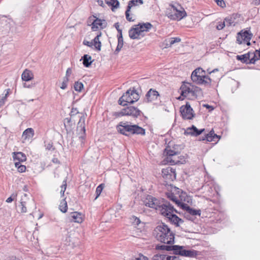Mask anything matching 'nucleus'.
<instances>
[{"mask_svg":"<svg viewBox=\"0 0 260 260\" xmlns=\"http://www.w3.org/2000/svg\"><path fill=\"white\" fill-rule=\"evenodd\" d=\"M143 0H131L128 2L126 10L125 11V17L126 20L129 22H133L135 20V18L130 16L129 12L132 7L135 6H139L143 4Z\"/></svg>","mask_w":260,"mask_h":260,"instance_id":"f8f14e48","label":"nucleus"},{"mask_svg":"<svg viewBox=\"0 0 260 260\" xmlns=\"http://www.w3.org/2000/svg\"><path fill=\"white\" fill-rule=\"evenodd\" d=\"M12 156L15 162L19 161L20 163L26 160V155L21 152H14L12 153Z\"/></svg>","mask_w":260,"mask_h":260,"instance_id":"393cba45","label":"nucleus"},{"mask_svg":"<svg viewBox=\"0 0 260 260\" xmlns=\"http://www.w3.org/2000/svg\"><path fill=\"white\" fill-rule=\"evenodd\" d=\"M107 4L108 5H111L115 8H117V6H118L119 2L117 0H105Z\"/></svg>","mask_w":260,"mask_h":260,"instance_id":"79ce46f5","label":"nucleus"},{"mask_svg":"<svg viewBox=\"0 0 260 260\" xmlns=\"http://www.w3.org/2000/svg\"><path fill=\"white\" fill-rule=\"evenodd\" d=\"M182 209H184L187 211L188 213L192 215H200L201 211L200 210H195L189 207L186 204V207H181Z\"/></svg>","mask_w":260,"mask_h":260,"instance_id":"c756f323","label":"nucleus"},{"mask_svg":"<svg viewBox=\"0 0 260 260\" xmlns=\"http://www.w3.org/2000/svg\"><path fill=\"white\" fill-rule=\"evenodd\" d=\"M205 131L204 128L198 129L195 126L192 125L188 127L185 131V134L188 135L197 136L201 134Z\"/></svg>","mask_w":260,"mask_h":260,"instance_id":"aec40b11","label":"nucleus"},{"mask_svg":"<svg viewBox=\"0 0 260 260\" xmlns=\"http://www.w3.org/2000/svg\"><path fill=\"white\" fill-rule=\"evenodd\" d=\"M253 2L254 3L255 5H258L260 4V0H253Z\"/></svg>","mask_w":260,"mask_h":260,"instance_id":"774afa93","label":"nucleus"},{"mask_svg":"<svg viewBox=\"0 0 260 260\" xmlns=\"http://www.w3.org/2000/svg\"><path fill=\"white\" fill-rule=\"evenodd\" d=\"M7 96V94H6L5 96H3L2 98L0 99V108L2 107L5 104Z\"/></svg>","mask_w":260,"mask_h":260,"instance_id":"603ef678","label":"nucleus"},{"mask_svg":"<svg viewBox=\"0 0 260 260\" xmlns=\"http://www.w3.org/2000/svg\"><path fill=\"white\" fill-rule=\"evenodd\" d=\"M167 218L170 222L174 224L176 226H179L180 223L183 222V220L174 214V213L169 215Z\"/></svg>","mask_w":260,"mask_h":260,"instance_id":"bb28decb","label":"nucleus"},{"mask_svg":"<svg viewBox=\"0 0 260 260\" xmlns=\"http://www.w3.org/2000/svg\"><path fill=\"white\" fill-rule=\"evenodd\" d=\"M220 137L214 133V131L211 130L209 134L206 135L200 140L206 141L207 142L215 141V139H219Z\"/></svg>","mask_w":260,"mask_h":260,"instance_id":"412c9836","label":"nucleus"},{"mask_svg":"<svg viewBox=\"0 0 260 260\" xmlns=\"http://www.w3.org/2000/svg\"><path fill=\"white\" fill-rule=\"evenodd\" d=\"M59 209L63 213H66L67 211L68 205L65 199H63L61 201L59 205Z\"/></svg>","mask_w":260,"mask_h":260,"instance_id":"72a5a7b5","label":"nucleus"},{"mask_svg":"<svg viewBox=\"0 0 260 260\" xmlns=\"http://www.w3.org/2000/svg\"><path fill=\"white\" fill-rule=\"evenodd\" d=\"M154 231L156 239L160 242L168 244L174 243V234L165 224L157 226Z\"/></svg>","mask_w":260,"mask_h":260,"instance_id":"f257e3e1","label":"nucleus"},{"mask_svg":"<svg viewBox=\"0 0 260 260\" xmlns=\"http://www.w3.org/2000/svg\"><path fill=\"white\" fill-rule=\"evenodd\" d=\"M144 203L146 206L154 208L156 210L158 209V207L160 203L157 199L151 196H147L144 200Z\"/></svg>","mask_w":260,"mask_h":260,"instance_id":"4468645a","label":"nucleus"},{"mask_svg":"<svg viewBox=\"0 0 260 260\" xmlns=\"http://www.w3.org/2000/svg\"><path fill=\"white\" fill-rule=\"evenodd\" d=\"M78 113V112L77 111L76 109L73 108L72 109V111H71L72 115H74V114H77Z\"/></svg>","mask_w":260,"mask_h":260,"instance_id":"e2e57ef3","label":"nucleus"},{"mask_svg":"<svg viewBox=\"0 0 260 260\" xmlns=\"http://www.w3.org/2000/svg\"><path fill=\"white\" fill-rule=\"evenodd\" d=\"M152 260H180L179 256H171L164 253H158L154 255Z\"/></svg>","mask_w":260,"mask_h":260,"instance_id":"f3484780","label":"nucleus"},{"mask_svg":"<svg viewBox=\"0 0 260 260\" xmlns=\"http://www.w3.org/2000/svg\"><path fill=\"white\" fill-rule=\"evenodd\" d=\"M237 59L243 63H249V54L246 53L241 55H237Z\"/></svg>","mask_w":260,"mask_h":260,"instance_id":"473e14b6","label":"nucleus"},{"mask_svg":"<svg viewBox=\"0 0 260 260\" xmlns=\"http://www.w3.org/2000/svg\"><path fill=\"white\" fill-rule=\"evenodd\" d=\"M224 21H225V25H226V26H230L233 23L232 18L230 17L225 18L224 19Z\"/></svg>","mask_w":260,"mask_h":260,"instance_id":"09e8293b","label":"nucleus"},{"mask_svg":"<svg viewBox=\"0 0 260 260\" xmlns=\"http://www.w3.org/2000/svg\"><path fill=\"white\" fill-rule=\"evenodd\" d=\"M15 166L17 168L19 172H24L26 170V167L24 165H22L19 161L15 162Z\"/></svg>","mask_w":260,"mask_h":260,"instance_id":"c9c22d12","label":"nucleus"},{"mask_svg":"<svg viewBox=\"0 0 260 260\" xmlns=\"http://www.w3.org/2000/svg\"><path fill=\"white\" fill-rule=\"evenodd\" d=\"M180 95L177 98L180 101L185 98L189 100L197 99L198 94L201 92V88L189 83L183 84L180 88Z\"/></svg>","mask_w":260,"mask_h":260,"instance_id":"7ed1b4c3","label":"nucleus"},{"mask_svg":"<svg viewBox=\"0 0 260 260\" xmlns=\"http://www.w3.org/2000/svg\"><path fill=\"white\" fill-rule=\"evenodd\" d=\"M84 121H85L84 116H81L80 118V120L78 123V126H77L78 129L80 128L81 130L83 131L84 133H85V132Z\"/></svg>","mask_w":260,"mask_h":260,"instance_id":"f704fd0d","label":"nucleus"},{"mask_svg":"<svg viewBox=\"0 0 260 260\" xmlns=\"http://www.w3.org/2000/svg\"><path fill=\"white\" fill-rule=\"evenodd\" d=\"M247 54H249V59H248L249 63L254 64L257 60V59H254L253 57L254 56V53L252 52H249Z\"/></svg>","mask_w":260,"mask_h":260,"instance_id":"a19ab883","label":"nucleus"},{"mask_svg":"<svg viewBox=\"0 0 260 260\" xmlns=\"http://www.w3.org/2000/svg\"><path fill=\"white\" fill-rule=\"evenodd\" d=\"M180 112L184 119H192L194 116L193 110L188 102H186L185 105L181 106Z\"/></svg>","mask_w":260,"mask_h":260,"instance_id":"9d476101","label":"nucleus"},{"mask_svg":"<svg viewBox=\"0 0 260 260\" xmlns=\"http://www.w3.org/2000/svg\"><path fill=\"white\" fill-rule=\"evenodd\" d=\"M107 26V23L105 20L96 18L92 23L91 29L96 31L99 29H103Z\"/></svg>","mask_w":260,"mask_h":260,"instance_id":"2eb2a0df","label":"nucleus"},{"mask_svg":"<svg viewBox=\"0 0 260 260\" xmlns=\"http://www.w3.org/2000/svg\"><path fill=\"white\" fill-rule=\"evenodd\" d=\"M139 99V94L135 89L127 90L118 100L119 105L124 106L127 104H133Z\"/></svg>","mask_w":260,"mask_h":260,"instance_id":"423d86ee","label":"nucleus"},{"mask_svg":"<svg viewBox=\"0 0 260 260\" xmlns=\"http://www.w3.org/2000/svg\"><path fill=\"white\" fill-rule=\"evenodd\" d=\"M128 34L130 38L132 39H140L144 37L136 25L135 26V27L129 29Z\"/></svg>","mask_w":260,"mask_h":260,"instance_id":"6ab92c4d","label":"nucleus"},{"mask_svg":"<svg viewBox=\"0 0 260 260\" xmlns=\"http://www.w3.org/2000/svg\"><path fill=\"white\" fill-rule=\"evenodd\" d=\"M81 60H83V64L85 67H89L91 63V57L87 54L84 55Z\"/></svg>","mask_w":260,"mask_h":260,"instance_id":"7c9ffc66","label":"nucleus"},{"mask_svg":"<svg viewBox=\"0 0 260 260\" xmlns=\"http://www.w3.org/2000/svg\"><path fill=\"white\" fill-rule=\"evenodd\" d=\"M35 135V132L32 128H27L23 132L22 135L23 142L31 139Z\"/></svg>","mask_w":260,"mask_h":260,"instance_id":"b1692460","label":"nucleus"},{"mask_svg":"<svg viewBox=\"0 0 260 260\" xmlns=\"http://www.w3.org/2000/svg\"><path fill=\"white\" fill-rule=\"evenodd\" d=\"M225 26V23L224 20L223 21H219L217 23L216 25V28L218 30H221L224 28Z\"/></svg>","mask_w":260,"mask_h":260,"instance_id":"de8ad7c7","label":"nucleus"},{"mask_svg":"<svg viewBox=\"0 0 260 260\" xmlns=\"http://www.w3.org/2000/svg\"><path fill=\"white\" fill-rule=\"evenodd\" d=\"M34 77L32 73L28 70H25L22 74L21 78L22 80L25 81H28L31 80Z\"/></svg>","mask_w":260,"mask_h":260,"instance_id":"c85d7f7f","label":"nucleus"},{"mask_svg":"<svg viewBox=\"0 0 260 260\" xmlns=\"http://www.w3.org/2000/svg\"><path fill=\"white\" fill-rule=\"evenodd\" d=\"M200 70H194L191 75L192 81L198 84L210 85L211 82V79L206 75H197V72L200 71Z\"/></svg>","mask_w":260,"mask_h":260,"instance_id":"6e6552de","label":"nucleus"},{"mask_svg":"<svg viewBox=\"0 0 260 260\" xmlns=\"http://www.w3.org/2000/svg\"><path fill=\"white\" fill-rule=\"evenodd\" d=\"M169 44V42L167 41V39H166L162 43V46L166 48L171 47L172 45Z\"/></svg>","mask_w":260,"mask_h":260,"instance_id":"864d4df0","label":"nucleus"},{"mask_svg":"<svg viewBox=\"0 0 260 260\" xmlns=\"http://www.w3.org/2000/svg\"><path fill=\"white\" fill-rule=\"evenodd\" d=\"M167 196L170 200L174 202L178 207L181 208L186 207V204L183 203L182 201H180L179 199H178L177 197H176L173 193L168 192L167 193Z\"/></svg>","mask_w":260,"mask_h":260,"instance_id":"5701e85b","label":"nucleus"},{"mask_svg":"<svg viewBox=\"0 0 260 260\" xmlns=\"http://www.w3.org/2000/svg\"><path fill=\"white\" fill-rule=\"evenodd\" d=\"M254 54V56L253 57L254 59H257V60L260 59V56L258 55V54L257 53V50H256L254 52H253Z\"/></svg>","mask_w":260,"mask_h":260,"instance_id":"13d9d810","label":"nucleus"},{"mask_svg":"<svg viewBox=\"0 0 260 260\" xmlns=\"http://www.w3.org/2000/svg\"><path fill=\"white\" fill-rule=\"evenodd\" d=\"M156 210H158L162 215L164 216L166 218L172 213L177 212V211L174 208V207L168 202L163 203H160L158 207V209Z\"/></svg>","mask_w":260,"mask_h":260,"instance_id":"1a4fd4ad","label":"nucleus"},{"mask_svg":"<svg viewBox=\"0 0 260 260\" xmlns=\"http://www.w3.org/2000/svg\"><path fill=\"white\" fill-rule=\"evenodd\" d=\"M155 249L159 250L173 251L174 254L183 256L193 257L197 255V251L193 250H186L184 247L179 245H157Z\"/></svg>","mask_w":260,"mask_h":260,"instance_id":"f03ea898","label":"nucleus"},{"mask_svg":"<svg viewBox=\"0 0 260 260\" xmlns=\"http://www.w3.org/2000/svg\"><path fill=\"white\" fill-rule=\"evenodd\" d=\"M72 73V70L71 68H68L66 71V76L64 77H67L69 79V76Z\"/></svg>","mask_w":260,"mask_h":260,"instance_id":"4d7b16f0","label":"nucleus"},{"mask_svg":"<svg viewBox=\"0 0 260 260\" xmlns=\"http://www.w3.org/2000/svg\"><path fill=\"white\" fill-rule=\"evenodd\" d=\"M252 35L248 30L243 31L242 30L239 32L237 37V42L239 44H246L249 46L250 45V40L252 38Z\"/></svg>","mask_w":260,"mask_h":260,"instance_id":"9b49d317","label":"nucleus"},{"mask_svg":"<svg viewBox=\"0 0 260 260\" xmlns=\"http://www.w3.org/2000/svg\"><path fill=\"white\" fill-rule=\"evenodd\" d=\"M217 5L222 8L225 7V2L223 0H215Z\"/></svg>","mask_w":260,"mask_h":260,"instance_id":"8fccbe9b","label":"nucleus"},{"mask_svg":"<svg viewBox=\"0 0 260 260\" xmlns=\"http://www.w3.org/2000/svg\"><path fill=\"white\" fill-rule=\"evenodd\" d=\"M141 111L137 108L134 106H129L122 109L120 111L115 112L113 115L115 117H120L123 116H131L134 118L138 117Z\"/></svg>","mask_w":260,"mask_h":260,"instance_id":"0eeeda50","label":"nucleus"},{"mask_svg":"<svg viewBox=\"0 0 260 260\" xmlns=\"http://www.w3.org/2000/svg\"><path fill=\"white\" fill-rule=\"evenodd\" d=\"M101 34L97 35L94 39L93 40V45L94 46L96 49H97L98 51L101 50V43L99 40V38L101 36Z\"/></svg>","mask_w":260,"mask_h":260,"instance_id":"2f4dec72","label":"nucleus"},{"mask_svg":"<svg viewBox=\"0 0 260 260\" xmlns=\"http://www.w3.org/2000/svg\"><path fill=\"white\" fill-rule=\"evenodd\" d=\"M68 82L69 79H68L67 77H64L63 79V81L61 83L60 88L62 89H65L67 87Z\"/></svg>","mask_w":260,"mask_h":260,"instance_id":"c03bdc74","label":"nucleus"},{"mask_svg":"<svg viewBox=\"0 0 260 260\" xmlns=\"http://www.w3.org/2000/svg\"><path fill=\"white\" fill-rule=\"evenodd\" d=\"M122 48V46L117 45V47L115 50V52L118 53L120 51V50Z\"/></svg>","mask_w":260,"mask_h":260,"instance_id":"680f3d73","label":"nucleus"},{"mask_svg":"<svg viewBox=\"0 0 260 260\" xmlns=\"http://www.w3.org/2000/svg\"><path fill=\"white\" fill-rule=\"evenodd\" d=\"M139 28L140 31L144 36L145 32H147L152 27V25L149 22H146L145 23H140L138 25H136Z\"/></svg>","mask_w":260,"mask_h":260,"instance_id":"4be33fe9","label":"nucleus"},{"mask_svg":"<svg viewBox=\"0 0 260 260\" xmlns=\"http://www.w3.org/2000/svg\"><path fill=\"white\" fill-rule=\"evenodd\" d=\"M67 188V182L66 180H63L62 185L61 186L60 194L61 196H64V191Z\"/></svg>","mask_w":260,"mask_h":260,"instance_id":"a18cd8bd","label":"nucleus"},{"mask_svg":"<svg viewBox=\"0 0 260 260\" xmlns=\"http://www.w3.org/2000/svg\"><path fill=\"white\" fill-rule=\"evenodd\" d=\"M165 151L166 152L167 157H172L174 154H176V153H178V152L172 150L169 148H166L165 149Z\"/></svg>","mask_w":260,"mask_h":260,"instance_id":"37998d69","label":"nucleus"},{"mask_svg":"<svg viewBox=\"0 0 260 260\" xmlns=\"http://www.w3.org/2000/svg\"><path fill=\"white\" fill-rule=\"evenodd\" d=\"M114 26L116 28L117 31H118V30H121V29L119 28V25L118 22L115 23Z\"/></svg>","mask_w":260,"mask_h":260,"instance_id":"0e129e2a","label":"nucleus"},{"mask_svg":"<svg viewBox=\"0 0 260 260\" xmlns=\"http://www.w3.org/2000/svg\"><path fill=\"white\" fill-rule=\"evenodd\" d=\"M178 152L174 154L172 157H166V159L168 162H169L171 165L178 164L180 162L179 159Z\"/></svg>","mask_w":260,"mask_h":260,"instance_id":"cd10ccee","label":"nucleus"},{"mask_svg":"<svg viewBox=\"0 0 260 260\" xmlns=\"http://www.w3.org/2000/svg\"><path fill=\"white\" fill-rule=\"evenodd\" d=\"M204 106L206 107L208 109H211V110H213V108L212 106H209L208 105H204Z\"/></svg>","mask_w":260,"mask_h":260,"instance_id":"338daca9","label":"nucleus"},{"mask_svg":"<svg viewBox=\"0 0 260 260\" xmlns=\"http://www.w3.org/2000/svg\"><path fill=\"white\" fill-rule=\"evenodd\" d=\"M117 128L119 133L125 136L134 134L145 135V129L136 124H129L127 122H121L117 125Z\"/></svg>","mask_w":260,"mask_h":260,"instance_id":"20e7f679","label":"nucleus"},{"mask_svg":"<svg viewBox=\"0 0 260 260\" xmlns=\"http://www.w3.org/2000/svg\"><path fill=\"white\" fill-rule=\"evenodd\" d=\"M71 220L77 223H81L83 220V215L79 212H74L71 213L70 215Z\"/></svg>","mask_w":260,"mask_h":260,"instance_id":"a878e982","label":"nucleus"},{"mask_svg":"<svg viewBox=\"0 0 260 260\" xmlns=\"http://www.w3.org/2000/svg\"><path fill=\"white\" fill-rule=\"evenodd\" d=\"M196 70H200L201 71L197 72V75H205V71L201 68H198L196 69Z\"/></svg>","mask_w":260,"mask_h":260,"instance_id":"5fc2aeb1","label":"nucleus"},{"mask_svg":"<svg viewBox=\"0 0 260 260\" xmlns=\"http://www.w3.org/2000/svg\"><path fill=\"white\" fill-rule=\"evenodd\" d=\"M161 173L163 178L168 181H172L176 179L175 169L172 167H168L162 169Z\"/></svg>","mask_w":260,"mask_h":260,"instance_id":"ddd939ff","label":"nucleus"},{"mask_svg":"<svg viewBox=\"0 0 260 260\" xmlns=\"http://www.w3.org/2000/svg\"><path fill=\"white\" fill-rule=\"evenodd\" d=\"M104 185L103 184H101L96 187L95 190L96 197L95 198V200H96L100 196L104 188Z\"/></svg>","mask_w":260,"mask_h":260,"instance_id":"4c0bfd02","label":"nucleus"},{"mask_svg":"<svg viewBox=\"0 0 260 260\" xmlns=\"http://www.w3.org/2000/svg\"><path fill=\"white\" fill-rule=\"evenodd\" d=\"M167 41L169 42V44L172 46L176 43H179L181 41V39L179 38H170L167 39Z\"/></svg>","mask_w":260,"mask_h":260,"instance_id":"58836bf2","label":"nucleus"},{"mask_svg":"<svg viewBox=\"0 0 260 260\" xmlns=\"http://www.w3.org/2000/svg\"><path fill=\"white\" fill-rule=\"evenodd\" d=\"M186 15L184 8L177 3L170 4L167 9V15L171 20H180Z\"/></svg>","mask_w":260,"mask_h":260,"instance_id":"39448f33","label":"nucleus"},{"mask_svg":"<svg viewBox=\"0 0 260 260\" xmlns=\"http://www.w3.org/2000/svg\"><path fill=\"white\" fill-rule=\"evenodd\" d=\"M83 44L88 47H92L93 46V42L87 41H84Z\"/></svg>","mask_w":260,"mask_h":260,"instance_id":"6e6d98bb","label":"nucleus"},{"mask_svg":"<svg viewBox=\"0 0 260 260\" xmlns=\"http://www.w3.org/2000/svg\"><path fill=\"white\" fill-rule=\"evenodd\" d=\"M17 196V193H13L10 197H9L7 200L6 202L7 203H11L12 201L15 200L16 199V197Z\"/></svg>","mask_w":260,"mask_h":260,"instance_id":"49530a36","label":"nucleus"},{"mask_svg":"<svg viewBox=\"0 0 260 260\" xmlns=\"http://www.w3.org/2000/svg\"><path fill=\"white\" fill-rule=\"evenodd\" d=\"M45 147L46 149L48 150L52 151L54 149V148L53 146V143L51 141H45Z\"/></svg>","mask_w":260,"mask_h":260,"instance_id":"ea45409f","label":"nucleus"},{"mask_svg":"<svg viewBox=\"0 0 260 260\" xmlns=\"http://www.w3.org/2000/svg\"><path fill=\"white\" fill-rule=\"evenodd\" d=\"M83 84L82 82H75L74 83V87L76 91L80 92L83 88Z\"/></svg>","mask_w":260,"mask_h":260,"instance_id":"e433bc0d","label":"nucleus"},{"mask_svg":"<svg viewBox=\"0 0 260 260\" xmlns=\"http://www.w3.org/2000/svg\"><path fill=\"white\" fill-rule=\"evenodd\" d=\"M159 95V94L156 90L150 89L146 94L145 101L147 102L155 101Z\"/></svg>","mask_w":260,"mask_h":260,"instance_id":"a211bd4d","label":"nucleus"},{"mask_svg":"<svg viewBox=\"0 0 260 260\" xmlns=\"http://www.w3.org/2000/svg\"><path fill=\"white\" fill-rule=\"evenodd\" d=\"M132 260H148V258L142 254H140L138 257H136Z\"/></svg>","mask_w":260,"mask_h":260,"instance_id":"3c124183","label":"nucleus"},{"mask_svg":"<svg viewBox=\"0 0 260 260\" xmlns=\"http://www.w3.org/2000/svg\"><path fill=\"white\" fill-rule=\"evenodd\" d=\"M52 162L55 164H58L59 163V160L56 158H53L52 160Z\"/></svg>","mask_w":260,"mask_h":260,"instance_id":"69168bd1","label":"nucleus"},{"mask_svg":"<svg viewBox=\"0 0 260 260\" xmlns=\"http://www.w3.org/2000/svg\"><path fill=\"white\" fill-rule=\"evenodd\" d=\"M123 39H118V45H120L123 47Z\"/></svg>","mask_w":260,"mask_h":260,"instance_id":"bf43d9fd","label":"nucleus"},{"mask_svg":"<svg viewBox=\"0 0 260 260\" xmlns=\"http://www.w3.org/2000/svg\"><path fill=\"white\" fill-rule=\"evenodd\" d=\"M118 39H123L122 38V30H118Z\"/></svg>","mask_w":260,"mask_h":260,"instance_id":"052dcab7","label":"nucleus"},{"mask_svg":"<svg viewBox=\"0 0 260 260\" xmlns=\"http://www.w3.org/2000/svg\"><path fill=\"white\" fill-rule=\"evenodd\" d=\"M28 201L29 198L28 195L26 193H24L23 196L21 197L20 204L18 205V208L20 209V212L21 213H23L27 212L26 205Z\"/></svg>","mask_w":260,"mask_h":260,"instance_id":"dca6fc26","label":"nucleus"}]
</instances>
